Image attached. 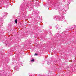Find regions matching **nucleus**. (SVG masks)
Returning <instances> with one entry per match:
<instances>
[{"label":"nucleus","mask_w":76,"mask_h":76,"mask_svg":"<svg viewBox=\"0 0 76 76\" xmlns=\"http://www.w3.org/2000/svg\"><path fill=\"white\" fill-rule=\"evenodd\" d=\"M34 59H32L31 60V61H34Z\"/></svg>","instance_id":"obj_2"},{"label":"nucleus","mask_w":76,"mask_h":76,"mask_svg":"<svg viewBox=\"0 0 76 76\" xmlns=\"http://www.w3.org/2000/svg\"><path fill=\"white\" fill-rule=\"evenodd\" d=\"M35 56H38V54L37 53H35Z\"/></svg>","instance_id":"obj_3"},{"label":"nucleus","mask_w":76,"mask_h":76,"mask_svg":"<svg viewBox=\"0 0 76 76\" xmlns=\"http://www.w3.org/2000/svg\"><path fill=\"white\" fill-rule=\"evenodd\" d=\"M17 20H18L17 19H16L15 20V23H17Z\"/></svg>","instance_id":"obj_1"},{"label":"nucleus","mask_w":76,"mask_h":76,"mask_svg":"<svg viewBox=\"0 0 76 76\" xmlns=\"http://www.w3.org/2000/svg\"><path fill=\"white\" fill-rule=\"evenodd\" d=\"M48 63H49V62H47V64H48Z\"/></svg>","instance_id":"obj_4"}]
</instances>
